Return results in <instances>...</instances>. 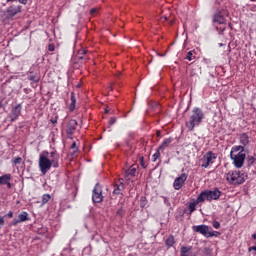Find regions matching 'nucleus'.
Returning a JSON list of instances; mask_svg holds the SVG:
<instances>
[{
    "mask_svg": "<svg viewBox=\"0 0 256 256\" xmlns=\"http://www.w3.org/2000/svg\"><path fill=\"white\" fill-rule=\"evenodd\" d=\"M205 119V112L199 107L192 109L188 121H186V128L188 131H195V127H199Z\"/></svg>",
    "mask_w": 256,
    "mask_h": 256,
    "instance_id": "f257e3e1",
    "label": "nucleus"
},
{
    "mask_svg": "<svg viewBox=\"0 0 256 256\" xmlns=\"http://www.w3.org/2000/svg\"><path fill=\"white\" fill-rule=\"evenodd\" d=\"M38 165L42 175H47L51 171V167L54 169L59 167V162L56 159H49V152L44 151L39 155Z\"/></svg>",
    "mask_w": 256,
    "mask_h": 256,
    "instance_id": "f03ea898",
    "label": "nucleus"
},
{
    "mask_svg": "<svg viewBox=\"0 0 256 256\" xmlns=\"http://www.w3.org/2000/svg\"><path fill=\"white\" fill-rule=\"evenodd\" d=\"M221 197V191L219 188L214 190H204L197 197V203H203L205 201H217Z\"/></svg>",
    "mask_w": 256,
    "mask_h": 256,
    "instance_id": "7ed1b4c3",
    "label": "nucleus"
},
{
    "mask_svg": "<svg viewBox=\"0 0 256 256\" xmlns=\"http://www.w3.org/2000/svg\"><path fill=\"white\" fill-rule=\"evenodd\" d=\"M226 180L231 185H241L245 183V174H241L239 170L230 171L226 174Z\"/></svg>",
    "mask_w": 256,
    "mask_h": 256,
    "instance_id": "20e7f679",
    "label": "nucleus"
},
{
    "mask_svg": "<svg viewBox=\"0 0 256 256\" xmlns=\"http://www.w3.org/2000/svg\"><path fill=\"white\" fill-rule=\"evenodd\" d=\"M245 158V153L238 152L237 154H233V152H230V159L233 161L236 169H241V167H243V163H245Z\"/></svg>",
    "mask_w": 256,
    "mask_h": 256,
    "instance_id": "39448f33",
    "label": "nucleus"
},
{
    "mask_svg": "<svg viewBox=\"0 0 256 256\" xmlns=\"http://www.w3.org/2000/svg\"><path fill=\"white\" fill-rule=\"evenodd\" d=\"M92 201L93 203L103 202V187L99 183H96L92 190Z\"/></svg>",
    "mask_w": 256,
    "mask_h": 256,
    "instance_id": "423d86ee",
    "label": "nucleus"
},
{
    "mask_svg": "<svg viewBox=\"0 0 256 256\" xmlns=\"http://www.w3.org/2000/svg\"><path fill=\"white\" fill-rule=\"evenodd\" d=\"M22 109H23V105L21 104H16L15 106H12L9 114V119L12 123L19 119Z\"/></svg>",
    "mask_w": 256,
    "mask_h": 256,
    "instance_id": "0eeeda50",
    "label": "nucleus"
},
{
    "mask_svg": "<svg viewBox=\"0 0 256 256\" xmlns=\"http://www.w3.org/2000/svg\"><path fill=\"white\" fill-rule=\"evenodd\" d=\"M77 125L79 124L75 119H71L70 121H68L66 125V134L68 135V139H73V134L75 133V131H77Z\"/></svg>",
    "mask_w": 256,
    "mask_h": 256,
    "instance_id": "6e6552de",
    "label": "nucleus"
},
{
    "mask_svg": "<svg viewBox=\"0 0 256 256\" xmlns=\"http://www.w3.org/2000/svg\"><path fill=\"white\" fill-rule=\"evenodd\" d=\"M210 229H211V227H209L208 225H205V224H201V225L192 227V230L194 231V233H200V235H203V237H206V238L209 235Z\"/></svg>",
    "mask_w": 256,
    "mask_h": 256,
    "instance_id": "1a4fd4ad",
    "label": "nucleus"
},
{
    "mask_svg": "<svg viewBox=\"0 0 256 256\" xmlns=\"http://www.w3.org/2000/svg\"><path fill=\"white\" fill-rule=\"evenodd\" d=\"M188 175L186 173H182L179 177L174 180L173 187L176 191H179L183 185H185V181H187Z\"/></svg>",
    "mask_w": 256,
    "mask_h": 256,
    "instance_id": "9d476101",
    "label": "nucleus"
},
{
    "mask_svg": "<svg viewBox=\"0 0 256 256\" xmlns=\"http://www.w3.org/2000/svg\"><path fill=\"white\" fill-rule=\"evenodd\" d=\"M25 221H29V214L27 212H22L14 219L12 225H19V223H23Z\"/></svg>",
    "mask_w": 256,
    "mask_h": 256,
    "instance_id": "9b49d317",
    "label": "nucleus"
},
{
    "mask_svg": "<svg viewBox=\"0 0 256 256\" xmlns=\"http://www.w3.org/2000/svg\"><path fill=\"white\" fill-rule=\"evenodd\" d=\"M190 77L192 81H199V78L201 77V67L194 66L190 72Z\"/></svg>",
    "mask_w": 256,
    "mask_h": 256,
    "instance_id": "f8f14e48",
    "label": "nucleus"
},
{
    "mask_svg": "<svg viewBox=\"0 0 256 256\" xmlns=\"http://www.w3.org/2000/svg\"><path fill=\"white\" fill-rule=\"evenodd\" d=\"M8 17H15L17 13H21V6H10L6 11Z\"/></svg>",
    "mask_w": 256,
    "mask_h": 256,
    "instance_id": "ddd939ff",
    "label": "nucleus"
},
{
    "mask_svg": "<svg viewBox=\"0 0 256 256\" xmlns=\"http://www.w3.org/2000/svg\"><path fill=\"white\" fill-rule=\"evenodd\" d=\"M213 159H217V154L209 151L207 152L204 156H203V159L202 161H206L207 162V165L211 163H213Z\"/></svg>",
    "mask_w": 256,
    "mask_h": 256,
    "instance_id": "4468645a",
    "label": "nucleus"
},
{
    "mask_svg": "<svg viewBox=\"0 0 256 256\" xmlns=\"http://www.w3.org/2000/svg\"><path fill=\"white\" fill-rule=\"evenodd\" d=\"M225 21V16H223L221 12H217L216 14H214L213 23H218V25H224Z\"/></svg>",
    "mask_w": 256,
    "mask_h": 256,
    "instance_id": "2eb2a0df",
    "label": "nucleus"
},
{
    "mask_svg": "<svg viewBox=\"0 0 256 256\" xmlns=\"http://www.w3.org/2000/svg\"><path fill=\"white\" fill-rule=\"evenodd\" d=\"M240 143L242 144V147H244V149L247 147V145H249L250 141H249V135H247V133H242L240 134L239 137Z\"/></svg>",
    "mask_w": 256,
    "mask_h": 256,
    "instance_id": "dca6fc26",
    "label": "nucleus"
},
{
    "mask_svg": "<svg viewBox=\"0 0 256 256\" xmlns=\"http://www.w3.org/2000/svg\"><path fill=\"white\" fill-rule=\"evenodd\" d=\"M135 173H137V167L132 165L128 170L125 172V178L131 179V177H135Z\"/></svg>",
    "mask_w": 256,
    "mask_h": 256,
    "instance_id": "f3484780",
    "label": "nucleus"
},
{
    "mask_svg": "<svg viewBox=\"0 0 256 256\" xmlns=\"http://www.w3.org/2000/svg\"><path fill=\"white\" fill-rule=\"evenodd\" d=\"M171 143H173V138H166L158 147V151H165V149H167Z\"/></svg>",
    "mask_w": 256,
    "mask_h": 256,
    "instance_id": "a211bd4d",
    "label": "nucleus"
},
{
    "mask_svg": "<svg viewBox=\"0 0 256 256\" xmlns=\"http://www.w3.org/2000/svg\"><path fill=\"white\" fill-rule=\"evenodd\" d=\"M70 106H69V111L73 112L75 111V105L77 103V98H75V92H71V96H70Z\"/></svg>",
    "mask_w": 256,
    "mask_h": 256,
    "instance_id": "6ab92c4d",
    "label": "nucleus"
},
{
    "mask_svg": "<svg viewBox=\"0 0 256 256\" xmlns=\"http://www.w3.org/2000/svg\"><path fill=\"white\" fill-rule=\"evenodd\" d=\"M123 189H125L123 182H120V184H115L113 190L114 195H121V191H123Z\"/></svg>",
    "mask_w": 256,
    "mask_h": 256,
    "instance_id": "aec40b11",
    "label": "nucleus"
},
{
    "mask_svg": "<svg viewBox=\"0 0 256 256\" xmlns=\"http://www.w3.org/2000/svg\"><path fill=\"white\" fill-rule=\"evenodd\" d=\"M11 179H13L11 174H4L0 176V185H6L8 181H11Z\"/></svg>",
    "mask_w": 256,
    "mask_h": 256,
    "instance_id": "412c9836",
    "label": "nucleus"
},
{
    "mask_svg": "<svg viewBox=\"0 0 256 256\" xmlns=\"http://www.w3.org/2000/svg\"><path fill=\"white\" fill-rule=\"evenodd\" d=\"M238 151H240V153H243V152H247L249 150L245 149V146L239 145V146L232 147L231 153H232V155H234V153H238Z\"/></svg>",
    "mask_w": 256,
    "mask_h": 256,
    "instance_id": "4be33fe9",
    "label": "nucleus"
},
{
    "mask_svg": "<svg viewBox=\"0 0 256 256\" xmlns=\"http://www.w3.org/2000/svg\"><path fill=\"white\" fill-rule=\"evenodd\" d=\"M199 203L201 202H197V199H196V201L190 202L188 204L189 215H191V213H193L194 211H197V205H199Z\"/></svg>",
    "mask_w": 256,
    "mask_h": 256,
    "instance_id": "5701e85b",
    "label": "nucleus"
},
{
    "mask_svg": "<svg viewBox=\"0 0 256 256\" xmlns=\"http://www.w3.org/2000/svg\"><path fill=\"white\" fill-rule=\"evenodd\" d=\"M166 247H173L175 245V237L173 235H170L166 241H165Z\"/></svg>",
    "mask_w": 256,
    "mask_h": 256,
    "instance_id": "b1692460",
    "label": "nucleus"
},
{
    "mask_svg": "<svg viewBox=\"0 0 256 256\" xmlns=\"http://www.w3.org/2000/svg\"><path fill=\"white\" fill-rule=\"evenodd\" d=\"M28 79L29 81H32V83H39V75L37 74H33V73H30V75H28Z\"/></svg>",
    "mask_w": 256,
    "mask_h": 256,
    "instance_id": "393cba45",
    "label": "nucleus"
},
{
    "mask_svg": "<svg viewBox=\"0 0 256 256\" xmlns=\"http://www.w3.org/2000/svg\"><path fill=\"white\" fill-rule=\"evenodd\" d=\"M50 200H51V195L44 194L42 196V205H45V204L49 203Z\"/></svg>",
    "mask_w": 256,
    "mask_h": 256,
    "instance_id": "a878e982",
    "label": "nucleus"
},
{
    "mask_svg": "<svg viewBox=\"0 0 256 256\" xmlns=\"http://www.w3.org/2000/svg\"><path fill=\"white\" fill-rule=\"evenodd\" d=\"M140 207H141L142 209H145V207H147V197L142 196V197L140 198Z\"/></svg>",
    "mask_w": 256,
    "mask_h": 256,
    "instance_id": "bb28decb",
    "label": "nucleus"
},
{
    "mask_svg": "<svg viewBox=\"0 0 256 256\" xmlns=\"http://www.w3.org/2000/svg\"><path fill=\"white\" fill-rule=\"evenodd\" d=\"M219 235H221V232H218V231H212L211 232V228H210V230L208 232L207 239H209V237H219Z\"/></svg>",
    "mask_w": 256,
    "mask_h": 256,
    "instance_id": "cd10ccee",
    "label": "nucleus"
},
{
    "mask_svg": "<svg viewBox=\"0 0 256 256\" xmlns=\"http://www.w3.org/2000/svg\"><path fill=\"white\" fill-rule=\"evenodd\" d=\"M124 216H125V210H123V207H120V208L116 211V217L123 218Z\"/></svg>",
    "mask_w": 256,
    "mask_h": 256,
    "instance_id": "c85d7f7f",
    "label": "nucleus"
},
{
    "mask_svg": "<svg viewBox=\"0 0 256 256\" xmlns=\"http://www.w3.org/2000/svg\"><path fill=\"white\" fill-rule=\"evenodd\" d=\"M246 162L248 163V167H251V165H253V163H255V157L247 156Z\"/></svg>",
    "mask_w": 256,
    "mask_h": 256,
    "instance_id": "c756f323",
    "label": "nucleus"
},
{
    "mask_svg": "<svg viewBox=\"0 0 256 256\" xmlns=\"http://www.w3.org/2000/svg\"><path fill=\"white\" fill-rule=\"evenodd\" d=\"M159 157H161V150H159L158 148L155 154L153 155V162L157 161Z\"/></svg>",
    "mask_w": 256,
    "mask_h": 256,
    "instance_id": "7c9ffc66",
    "label": "nucleus"
},
{
    "mask_svg": "<svg viewBox=\"0 0 256 256\" xmlns=\"http://www.w3.org/2000/svg\"><path fill=\"white\" fill-rule=\"evenodd\" d=\"M51 159H56L59 162V154L56 151L50 152Z\"/></svg>",
    "mask_w": 256,
    "mask_h": 256,
    "instance_id": "2f4dec72",
    "label": "nucleus"
},
{
    "mask_svg": "<svg viewBox=\"0 0 256 256\" xmlns=\"http://www.w3.org/2000/svg\"><path fill=\"white\" fill-rule=\"evenodd\" d=\"M186 59H187L188 61H193V59H195V56H193V51H189V52L187 53Z\"/></svg>",
    "mask_w": 256,
    "mask_h": 256,
    "instance_id": "473e14b6",
    "label": "nucleus"
},
{
    "mask_svg": "<svg viewBox=\"0 0 256 256\" xmlns=\"http://www.w3.org/2000/svg\"><path fill=\"white\" fill-rule=\"evenodd\" d=\"M70 148L74 150L72 155H75V153H77V151H79V148H77L76 142H73Z\"/></svg>",
    "mask_w": 256,
    "mask_h": 256,
    "instance_id": "72a5a7b5",
    "label": "nucleus"
},
{
    "mask_svg": "<svg viewBox=\"0 0 256 256\" xmlns=\"http://www.w3.org/2000/svg\"><path fill=\"white\" fill-rule=\"evenodd\" d=\"M212 226L214 227V229H220L221 223H219V221H217V220H214L212 222Z\"/></svg>",
    "mask_w": 256,
    "mask_h": 256,
    "instance_id": "f704fd0d",
    "label": "nucleus"
},
{
    "mask_svg": "<svg viewBox=\"0 0 256 256\" xmlns=\"http://www.w3.org/2000/svg\"><path fill=\"white\" fill-rule=\"evenodd\" d=\"M216 30L218 31V35H225V28H219V27H216Z\"/></svg>",
    "mask_w": 256,
    "mask_h": 256,
    "instance_id": "c9c22d12",
    "label": "nucleus"
},
{
    "mask_svg": "<svg viewBox=\"0 0 256 256\" xmlns=\"http://www.w3.org/2000/svg\"><path fill=\"white\" fill-rule=\"evenodd\" d=\"M115 123H117V118L112 117L109 121V126L111 127L112 125H115Z\"/></svg>",
    "mask_w": 256,
    "mask_h": 256,
    "instance_id": "e433bc0d",
    "label": "nucleus"
},
{
    "mask_svg": "<svg viewBox=\"0 0 256 256\" xmlns=\"http://www.w3.org/2000/svg\"><path fill=\"white\" fill-rule=\"evenodd\" d=\"M164 203L166 204V207H171V202L167 197H163Z\"/></svg>",
    "mask_w": 256,
    "mask_h": 256,
    "instance_id": "4c0bfd02",
    "label": "nucleus"
},
{
    "mask_svg": "<svg viewBox=\"0 0 256 256\" xmlns=\"http://www.w3.org/2000/svg\"><path fill=\"white\" fill-rule=\"evenodd\" d=\"M21 161H23V158L17 157V158L14 159V164L19 165V163H21Z\"/></svg>",
    "mask_w": 256,
    "mask_h": 256,
    "instance_id": "58836bf2",
    "label": "nucleus"
},
{
    "mask_svg": "<svg viewBox=\"0 0 256 256\" xmlns=\"http://www.w3.org/2000/svg\"><path fill=\"white\" fill-rule=\"evenodd\" d=\"M48 51H55V45L54 44H49L48 45Z\"/></svg>",
    "mask_w": 256,
    "mask_h": 256,
    "instance_id": "ea45409f",
    "label": "nucleus"
},
{
    "mask_svg": "<svg viewBox=\"0 0 256 256\" xmlns=\"http://www.w3.org/2000/svg\"><path fill=\"white\" fill-rule=\"evenodd\" d=\"M204 254H205V255H210V254H211V249L205 247V248H204Z\"/></svg>",
    "mask_w": 256,
    "mask_h": 256,
    "instance_id": "a19ab883",
    "label": "nucleus"
},
{
    "mask_svg": "<svg viewBox=\"0 0 256 256\" xmlns=\"http://www.w3.org/2000/svg\"><path fill=\"white\" fill-rule=\"evenodd\" d=\"M140 163H141V167H143V169H145V162H144V158L140 157Z\"/></svg>",
    "mask_w": 256,
    "mask_h": 256,
    "instance_id": "79ce46f5",
    "label": "nucleus"
},
{
    "mask_svg": "<svg viewBox=\"0 0 256 256\" xmlns=\"http://www.w3.org/2000/svg\"><path fill=\"white\" fill-rule=\"evenodd\" d=\"M210 164H207V161H203V163L201 164V167H203L204 169H207V167H209Z\"/></svg>",
    "mask_w": 256,
    "mask_h": 256,
    "instance_id": "37998d69",
    "label": "nucleus"
},
{
    "mask_svg": "<svg viewBox=\"0 0 256 256\" xmlns=\"http://www.w3.org/2000/svg\"><path fill=\"white\" fill-rule=\"evenodd\" d=\"M7 186V189H12L13 184H11V181L6 182L5 184Z\"/></svg>",
    "mask_w": 256,
    "mask_h": 256,
    "instance_id": "c03bdc74",
    "label": "nucleus"
},
{
    "mask_svg": "<svg viewBox=\"0 0 256 256\" xmlns=\"http://www.w3.org/2000/svg\"><path fill=\"white\" fill-rule=\"evenodd\" d=\"M27 1L28 0H18V2L21 3V5H27Z\"/></svg>",
    "mask_w": 256,
    "mask_h": 256,
    "instance_id": "a18cd8bd",
    "label": "nucleus"
},
{
    "mask_svg": "<svg viewBox=\"0 0 256 256\" xmlns=\"http://www.w3.org/2000/svg\"><path fill=\"white\" fill-rule=\"evenodd\" d=\"M97 11V8H92L90 10V15H95V12Z\"/></svg>",
    "mask_w": 256,
    "mask_h": 256,
    "instance_id": "49530a36",
    "label": "nucleus"
},
{
    "mask_svg": "<svg viewBox=\"0 0 256 256\" xmlns=\"http://www.w3.org/2000/svg\"><path fill=\"white\" fill-rule=\"evenodd\" d=\"M51 123H52L53 125H57V117H56V118H52V119H51Z\"/></svg>",
    "mask_w": 256,
    "mask_h": 256,
    "instance_id": "de8ad7c7",
    "label": "nucleus"
},
{
    "mask_svg": "<svg viewBox=\"0 0 256 256\" xmlns=\"http://www.w3.org/2000/svg\"><path fill=\"white\" fill-rule=\"evenodd\" d=\"M79 55H87V51L86 50H80Z\"/></svg>",
    "mask_w": 256,
    "mask_h": 256,
    "instance_id": "09e8293b",
    "label": "nucleus"
},
{
    "mask_svg": "<svg viewBox=\"0 0 256 256\" xmlns=\"http://www.w3.org/2000/svg\"><path fill=\"white\" fill-rule=\"evenodd\" d=\"M7 217H9L10 219L13 217V212L12 211H9L8 213H7Z\"/></svg>",
    "mask_w": 256,
    "mask_h": 256,
    "instance_id": "8fccbe9b",
    "label": "nucleus"
},
{
    "mask_svg": "<svg viewBox=\"0 0 256 256\" xmlns=\"http://www.w3.org/2000/svg\"><path fill=\"white\" fill-rule=\"evenodd\" d=\"M0 225H5V219L3 217L0 218Z\"/></svg>",
    "mask_w": 256,
    "mask_h": 256,
    "instance_id": "3c124183",
    "label": "nucleus"
},
{
    "mask_svg": "<svg viewBox=\"0 0 256 256\" xmlns=\"http://www.w3.org/2000/svg\"><path fill=\"white\" fill-rule=\"evenodd\" d=\"M249 251H256V245L249 248Z\"/></svg>",
    "mask_w": 256,
    "mask_h": 256,
    "instance_id": "603ef678",
    "label": "nucleus"
},
{
    "mask_svg": "<svg viewBox=\"0 0 256 256\" xmlns=\"http://www.w3.org/2000/svg\"><path fill=\"white\" fill-rule=\"evenodd\" d=\"M156 136H157V137H161V131H160V130H157Z\"/></svg>",
    "mask_w": 256,
    "mask_h": 256,
    "instance_id": "864d4df0",
    "label": "nucleus"
},
{
    "mask_svg": "<svg viewBox=\"0 0 256 256\" xmlns=\"http://www.w3.org/2000/svg\"><path fill=\"white\" fill-rule=\"evenodd\" d=\"M78 59L83 60L86 59L84 56H79Z\"/></svg>",
    "mask_w": 256,
    "mask_h": 256,
    "instance_id": "5fc2aeb1",
    "label": "nucleus"
},
{
    "mask_svg": "<svg viewBox=\"0 0 256 256\" xmlns=\"http://www.w3.org/2000/svg\"><path fill=\"white\" fill-rule=\"evenodd\" d=\"M6 1H7V3H11V2L17 1V0H6Z\"/></svg>",
    "mask_w": 256,
    "mask_h": 256,
    "instance_id": "6e6d98bb",
    "label": "nucleus"
},
{
    "mask_svg": "<svg viewBox=\"0 0 256 256\" xmlns=\"http://www.w3.org/2000/svg\"><path fill=\"white\" fill-rule=\"evenodd\" d=\"M175 23V20L170 21V25H173Z\"/></svg>",
    "mask_w": 256,
    "mask_h": 256,
    "instance_id": "4d7b16f0",
    "label": "nucleus"
},
{
    "mask_svg": "<svg viewBox=\"0 0 256 256\" xmlns=\"http://www.w3.org/2000/svg\"><path fill=\"white\" fill-rule=\"evenodd\" d=\"M162 19H164V21H167V17L166 16L162 17Z\"/></svg>",
    "mask_w": 256,
    "mask_h": 256,
    "instance_id": "13d9d810",
    "label": "nucleus"
},
{
    "mask_svg": "<svg viewBox=\"0 0 256 256\" xmlns=\"http://www.w3.org/2000/svg\"><path fill=\"white\" fill-rule=\"evenodd\" d=\"M224 45H225V44H223V43H220V44H219V47H223Z\"/></svg>",
    "mask_w": 256,
    "mask_h": 256,
    "instance_id": "bf43d9fd",
    "label": "nucleus"
},
{
    "mask_svg": "<svg viewBox=\"0 0 256 256\" xmlns=\"http://www.w3.org/2000/svg\"><path fill=\"white\" fill-rule=\"evenodd\" d=\"M109 90H110V91H113V87L110 86V87H109Z\"/></svg>",
    "mask_w": 256,
    "mask_h": 256,
    "instance_id": "052dcab7",
    "label": "nucleus"
},
{
    "mask_svg": "<svg viewBox=\"0 0 256 256\" xmlns=\"http://www.w3.org/2000/svg\"><path fill=\"white\" fill-rule=\"evenodd\" d=\"M105 113H109V109H105Z\"/></svg>",
    "mask_w": 256,
    "mask_h": 256,
    "instance_id": "680f3d73",
    "label": "nucleus"
},
{
    "mask_svg": "<svg viewBox=\"0 0 256 256\" xmlns=\"http://www.w3.org/2000/svg\"><path fill=\"white\" fill-rule=\"evenodd\" d=\"M250 1H252V2H253V1H256V0H250Z\"/></svg>",
    "mask_w": 256,
    "mask_h": 256,
    "instance_id": "e2e57ef3",
    "label": "nucleus"
}]
</instances>
